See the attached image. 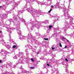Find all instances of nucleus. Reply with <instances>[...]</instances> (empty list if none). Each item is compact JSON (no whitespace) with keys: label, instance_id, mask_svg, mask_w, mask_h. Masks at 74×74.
<instances>
[{"label":"nucleus","instance_id":"2","mask_svg":"<svg viewBox=\"0 0 74 74\" xmlns=\"http://www.w3.org/2000/svg\"><path fill=\"white\" fill-rule=\"evenodd\" d=\"M53 27V26L52 25H50L49 26V29H51V27Z\"/></svg>","mask_w":74,"mask_h":74},{"label":"nucleus","instance_id":"3","mask_svg":"<svg viewBox=\"0 0 74 74\" xmlns=\"http://www.w3.org/2000/svg\"><path fill=\"white\" fill-rule=\"evenodd\" d=\"M44 39L45 40H46V41H48V38H44Z\"/></svg>","mask_w":74,"mask_h":74},{"label":"nucleus","instance_id":"6","mask_svg":"<svg viewBox=\"0 0 74 74\" xmlns=\"http://www.w3.org/2000/svg\"><path fill=\"white\" fill-rule=\"evenodd\" d=\"M52 9H50V10L49 11V12H51V11Z\"/></svg>","mask_w":74,"mask_h":74},{"label":"nucleus","instance_id":"9","mask_svg":"<svg viewBox=\"0 0 74 74\" xmlns=\"http://www.w3.org/2000/svg\"><path fill=\"white\" fill-rule=\"evenodd\" d=\"M62 39H65V40H66V38L65 37H64V38H62Z\"/></svg>","mask_w":74,"mask_h":74},{"label":"nucleus","instance_id":"15","mask_svg":"<svg viewBox=\"0 0 74 74\" xmlns=\"http://www.w3.org/2000/svg\"><path fill=\"white\" fill-rule=\"evenodd\" d=\"M54 7L53 5H51V8H53Z\"/></svg>","mask_w":74,"mask_h":74},{"label":"nucleus","instance_id":"18","mask_svg":"<svg viewBox=\"0 0 74 74\" xmlns=\"http://www.w3.org/2000/svg\"><path fill=\"white\" fill-rule=\"evenodd\" d=\"M57 20H59V18H57Z\"/></svg>","mask_w":74,"mask_h":74},{"label":"nucleus","instance_id":"4","mask_svg":"<svg viewBox=\"0 0 74 74\" xmlns=\"http://www.w3.org/2000/svg\"><path fill=\"white\" fill-rule=\"evenodd\" d=\"M31 60L32 61V62H34V59H33V58H31Z\"/></svg>","mask_w":74,"mask_h":74},{"label":"nucleus","instance_id":"11","mask_svg":"<svg viewBox=\"0 0 74 74\" xmlns=\"http://www.w3.org/2000/svg\"><path fill=\"white\" fill-rule=\"evenodd\" d=\"M47 66H51L50 65H49V64H47Z\"/></svg>","mask_w":74,"mask_h":74},{"label":"nucleus","instance_id":"17","mask_svg":"<svg viewBox=\"0 0 74 74\" xmlns=\"http://www.w3.org/2000/svg\"><path fill=\"white\" fill-rule=\"evenodd\" d=\"M37 54H39V52L37 53Z\"/></svg>","mask_w":74,"mask_h":74},{"label":"nucleus","instance_id":"12","mask_svg":"<svg viewBox=\"0 0 74 74\" xmlns=\"http://www.w3.org/2000/svg\"><path fill=\"white\" fill-rule=\"evenodd\" d=\"M2 61L1 60H0V63H2Z\"/></svg>","mask_w":74,"mask_h":74},{"label":"nucleus","instance_id":"7","mask_svg":"<svg viewBox=\"0 0 74 74\" xmlns=\"http://www.w3.org/2000/svg\"><path fill=\"white\" fill-rule=\"evenodd\" d=\"M30 69H34V67H31L30 68Z\"/></svg>","mask_w":74,"mask_h":74},{"label":"nucleus","instance_id":"1","mask_svg":"<svg viewBox=\"0 0 74 74\" xmlns=\"http://www.w3.org/2000/svg\"><path fill=\"white\" fill-rule=\"evenodd\" d=\"M16 46L15 45H14L12 47V48H13L14 49V48H16Z\"/></svg>","mask_w":74,"mask_h":74},{"label":"nucleus","instance_id":"14","mask_svg":"<svg viewBox=\"0 0 74 74\" xmlns=\"http://www.w3.org/2000/svg\"><path fill=\"white\" fill-rule=\"evenodd\" d=\"M51 48H52V49H53V50L54 49H55L54 47H53V48L52 47Z\"/></svg>","mask_w":74,"mask_h":74},{"label":"nucleus","instance_id":"10","mask_svg":"<svg viewBox=\"0 0 74 74\" xmlns=\"http://www.w3.org/2000/svg\"><path fill=\"white\" fill-rule=\"evenodd\" d=\"M64 48H67V45H66L64 47Z\"/></svg>","mask_w":74,"mask_h":74},{"label":"nucleus","instance_id":"16","mask_svg":"<svg viewBox=\"0 0 74 74\" xmlns=\"http://www.w3.org/2000/svg\"><path fill=\"white\" fill-rule=\"evenodd\" d=\"M0 32L1 33H2V31H1Z\"/></svg>","mask_w":74,"mask_h":74},{"label":"nucleus","instance_id":"8","mask_svg":"<svg viewBox=\"0 0 74 74\" xmlns=\"http://www.w3.org/2000/svg\"><path fill=\"white\" fill-rule=\"evenodd\" d=\"M65 60L66 61V62H68V60H67V59L65 58Z\"/></svg>","mask_w":74,"mask_h":74},{"label":"nucleus","instance_id":"13","mask_svg":"<svg viewBox=\"0 0 74 74\" xmlns=\"http://www.w3.org/2000/svg\"><path fill=\"white\" fill-rule=\"evenodd\" d=\"M66 40L67 41V42H69V40H67V39H66Z\"/></svg>","mask_w":74,"mask_h":74},{"label":"nucleus","instance_id":"5","mask_svg":"<svg viewBox=\"0 0 74 74\" xmlns=\"http://www.w3.org/2000/svg\"><path fill=\"white\" fill-rule=\"evenodd\" d=\"M59 45L60 47H62V44H61V43H60Z\"/></svg>","mask_w":74,"mask_h":74}]
</instances>
